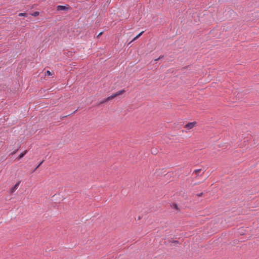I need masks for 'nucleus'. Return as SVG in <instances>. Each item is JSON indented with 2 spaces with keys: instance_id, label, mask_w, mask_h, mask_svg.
<instances>
[{
  "instance_id": "1",
  "label": "nucleus",
  "mask_w": 259,
  "mask_h": 259,
  "mask_svg": "<svg viewBox=\"0 0 259 259\" xmlns=\"http://www.w3.org/2000/svg\"><path fill=\"white\" fill-rule=\"evenodd\" d=\"M125 92V91L124 90H122L119 91L117 92L116 93L112 94L111 96H110L108 97V98L105 99L102 101H101L99 103V105H101V104H103V103H104L105 102H108V101L113 99V98L116 97L117 96L121 95L124 94Z\"/></svg>"
},
{
  "instance_id": "2",
  "label": "nucleus",
  "mask_w": 259,
  "mask_h": 259,
  "mask_svg": "<svg viewBox=\"0 0 259 259\" xmlns=\"http://www.w3.org/2000/svg\"><path fill=\"white\" fill-rule=\"evenodd\" d=\"M196 124L197 122L196 121L189 122L184 126V127L187 130H191L195 127Z\"/></svg>"
},
{
  "instance_id": "3",
  "label": "nucleus",
  "mask_w": 259,
  "mask_h": 259,
  "mask_svg": "<svg viewBox=\"0 0 259 259\" xmlns=\"http://www.w3.org/2000/svg\"><path fill=\"white\" fill-rule=\"evenodd\" d=\"M20 181H18L10 190V192L11 194H12L13 193H14L17 189V188H18L20 184Z\"/></svg>"
},
{
  "instance_id": "4",
  "label": "nucleus",
  "mask_w": 259,
  "mask_h": 259,
  "mask_svg": "<svg viewBox=\"0 0 259 259\" xmlns=\"http://www.w3.org/2000/svg\"><path fill=\"white\" fill-rule=\"evenodd\" d=\"M68 9H69L68 7H67L66 6H64L59 5L57 7V10H58V11H60V10L66 11Z\"/></svg>"
},
{
  "instance_id": "5",
  "label": "nucleus",
  "mask_w": 259,
  "mask_h": 259,
  "mask_svg": "<svg viewBox=\"0 0 259 259\" xmlns=\"http://www.w3.org/2000/svg\"><path fill=\"white\" fill-rule=\"evenodd\" d=\"M27 150H25L23 153H21L19 155V156L18 157V159H20L22 158H23L25 156V155L27 153Z\"/></svg>"
},
{
  "instance_id": "6",
  "label": "nucleus",
  "mask_w": 259,
  "mask_h": 259,
  "mask_svg": "<svg viewBox=\"0 0 259 259\" xmlns=\"http://www.w3.org/2000/svg\"><path fill=\"white\" fill-rule=\"evenodd\" d=\"M201 169H195L194 171H193V174H195L196 175V176H199V173L201 171Z\"/></svg>"
},
{
  "instance_id": "7",
  "label": "nucleus",
  "mask_w": 259,
  "mask_h": 259,
  "mask_svg": "<svg viewBox=\"0 0 259 259\" xmlns=\"http://www.w3.org/2000/svg\"><path fill=\"white\" fill-rule=\"evenodd\" d=\"M144 31H142L141 32H140L138 35H137L135 37H134L133 38V39L132 40V41H134L136 39H137V38H138L143 33H144Z\"/></svg>"
},
{
  "instance_id": "8",
  "label": "nucleus",
  "mask_w": 259,
  "mask_h": 259,
  "mask_svg": "<svg viewBox=\"0 0 259 259\" xmlns=\"http://www.w3.org/2000/svg\"><path fill=\"white\" fill-rule=\"evenodd\" d=\"M39 12L35 11L33 13L31 14V15L34 17H37L39 15Z\"/></svg>"
},
{
  "instance_id": "9",
  "label": "nucleus",
  "mask_w": 259,
  "mask_h": 259,
  "mask_svg": "<svg viewBox=\"0 0 259 259\" xmlns=\"http://www.w3.org/2000/svg\"><path fill=\"white\" fill-rule=\"evenodd\" d=\"M44 160H42L41 161L38 165H37V166L35 167V168L33 170V172H34L36 169L37 168H38L40 165L44 162Z\"/></svg>"
},
{
  "instance_id": "10",
  "label": "nucleus",
  "mask_w": 259,
  "mask_h": 259,
  "mask_svg": "<svg viewBox=\"0 0 259 259\" xmlns=\"http://www.w3.org/2000/svg\"><path fill=\"white\" fill-rule=\"evenodd\" d=\"M172 208L176 209L177 210H179V208L178 207V205L176 203L172 204Z\"/></svg>"
},
{
  "instance_id": "11",
  "label": "nucleus",
  "mask_w": 259,
  "mask_h": 259,
  "mask_svg": "<svg viewBox=\"0 0 259 259\" xmlns=\"http://www.w3.org/2000/svg\"><path fill=\"white\" fill-rule=\"evenodd\" d=\"M18 16H24V17H26L27 16V14L25 13H19L18 14Z\"/></svg>"
},
{
  "instance_id": "12",
  "label": "nucleus",
  "mask_w": 259,
  "mask_h": 259,
  "mask_svg": "<svg viewBox=\"0 0 259 259\" xmlns=\"http://www.w3.org/2000/svg\"><path fill=\"white\" fill-rule=\"evenodd\" d=\"M46 73L48 76H50V75H52V72H50L49 70H47Z\"/></svg>"
},
{
  "instance_id": "13",
  "label": "nucleus",
  "mask_w": 259,
  "mask_h": 259,
  "mask_svg": "<svg viewBox=\"0 0 259 259\" xmlns=\"http://www.w3.org/2000/svg\"><path fill=\"white\" fill-rule=\"evenodd\" d=\"M77 111V110H76L75 111H74L72 113H71V114H69V115H66V116H64L63 118L66 117H67V116H70V115H72V114H74V113H75Z\"/></svg>"
},
{
  "instance_id": "14",
  "label": "nucleus",
  "mask_w": 259,
  "mask_h": 259,
  "mask_svg": "<svg viewBox=\"0 0 259 259\" xmlns=\"http://www.w3.org/2000/svg\"><path fill=\"white\" fill-rule=\"evenodd\" d=\"M18 149H16L15 150V151H14L13 152H12L10 154L11 155H14L15 154V153H16V152L18 151Z\"/></svg>"
},
{
  "instance_id": "15",
  "label": "nucleus",
  "mask_w": 259,
  "mask_h": 259,
  "mask_svg": "<svg viewBox=\"0 0 259 259\" xmlns=\"http://www.w3.org/2000/svg\"><path fill=\"white\" fill-rule=\"evenodd\" d=\"M203 193L201 192L200 193L197 194V196L198 197H201V196H203Z\"/></svg>"
},
{
  "instance_id": "16",
  "label": "nucleus",
  "mask_w": 259,
  "mask_h": 259,
  "mask_svg": "<svg viewBox=\"0 0 259 259\" xmlns=\"http://www.w3.org/2000/svg\"><path fill=\"white\" fill-rule=\"evenodd\" d=\"M163 57V56H160L159 58L155 59V61H157L159 60V59L162 58Z\"/></svg>"
},
{
  "instance_id": "17",
  "label": "nucleus",
  "mask_w": 259,
  "mask_h": 259,
  "mask_svg": "<svg viewBox=\"0 0 259 259\" xmlns=\"http://www.w3.org/2000/svg\"><path fill=\"white\" fill-rule=\"evenodd\" d=\"M103 34V32H100L97 36V38H99L101 35H102Z\"/></svg>"
},
{
  "instance_id": "18",
  "label": "nucleus",
  "mask_w": 259,
  "mask_h": 259,
  "mask_svg": "<svg viewBox=\"0 0 259 259\" xmlns=\"http://www.w3.org/2000/svg\"><path fill=\"white\" fill-rule=\"evenodd\" d=\"M156 150L154 151H152V153H153V154L156 153Z\"/></svg>"
},
{
  "instance_id": "19",
  "label": "nucleus",
  "mask_w": 259,
  "mask_h": 259,
  "mask_svg": "<svg viewBox=\"0 0 259 259\" xmlns=\"http://www.w3.org/2000/svg\"><path fill=\"white\" fill-rule=\"evenodd\" d=\"M204 172H205L204 171H203V172H202V175L204 174Z\"/></svg>"
}]
</instances>
